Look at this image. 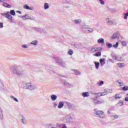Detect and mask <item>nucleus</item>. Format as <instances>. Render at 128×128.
I'll return each instance as SVG.
<instances>
[{
    "instance_id": "1",
    "label": "nucleus",
    "mask_w": 128,
    "mask_h": 128,
    "mask_svg": "<svg viewBox=\"0 0 128 128\" xmlns=\"http://www.w3.org/2000/svg\"><path fill=\"white\" fill-rule=\"evenodd\" d=\"M10 70H11L13 74L20 76L26 74V71L22 70V67L20 65L14 64L10 66Z\"/></svg>"
},
{
    "instance_id": "2",
    "label": "nucleus",
    "mask_w": 128,
    "mask_h": 128,
    "mask_svg": "<svg viewBox=\"0 0 128 128\" xmlns=\"http://www.w3.org/2000/svg\"><path fill=\"white\" fill-rule=\"evenodd\" d=\"M61 120L65 123L74 122L76 120V114L74 112L65 114L61 118Z\"/></svg>"
},
{
    "instance_id": "3",
    "label": "nucleus",
    "mask_w": 128,
    "mask_h": 128,
    "mask_svg": "<svg viewBox=\"0 0 128 128\" xmlns=\"http://www.w3.org/2000/svg\"><path fill=\"white\" fill-rule=\"evenodd\" d=\"M92 94H97V96H96L95 98H92L94 104H104V100H102V99L98 98L100 96H102L100 93H93Z\"/></svg>"
},
{
    "instance_id": "4",
    "label": "nucleus",
    "mask_w": 128,
    "mask_h": 128,
    "mask_svg": "<svg viewBox=\"0 0 128 128\" xmlns=\"http://www.w3.org/2000/svg\"><path fill=\"white\" fill-rule=\"evenodd\" d=\"M24 88H27L28 90H36V87L32 84V82H27L23 84Z\"/></svg>"
},
{
    "instance_id": "5",
    "label": "nucleus",
    "mask_w": 128,
    "mask_h": 128,
    "mask_svg": "<svg viewBox=\"0 0 128 128\" xmlns=\"http://www.w3.org/2000/svg\"><path fill=\"white\" fill-rule=\"evenodd\" d=\"M32 30H35V32H38L39 34H48V32L46 29L38 27H32Z\"/></svg>"
},
{
    "instance_id": "6",
    "label": "nucleus",
    "mask_w": 128,
    "mask_h": 128,
    "mask_svg": "<svg viewBox=\"0 0 128 128\" xmlns=\"http://www.w3.org/2000/svg\"><path fill=\"white\" fill-rule=\"evenodd\" d=\"M54 58L56 60V62L58 64H60V66H62L64 68H66V62L62 60L61 58H60L58 57Z\"/></svg>"
},
{
    "instance_id": "7",
    "label": "nucleus",
    "mask_w": 128,
    "mask_h": 128,
    "mask_svg": "<svg viewBox=\"0 0 128 128\" xmlns=\"http://www.w3.org/2000/svg\"><path fill=\"white\" fill-rule=\"evenodd\" d=\"M1 16H6L8 20H12V16L10 14V12H6V13H2Z\"/></svg>"
},
{
    "instance_id": "8",
    "label": "nucleus",
    "mask_w": 128,
    "mask_h": 128,
    "mask_svg": "<svg viewBox=\"0 0 128 128\" xmlns=\"http://www.w3.org/2000/svg\"><path fill=\"white\" fill-rule=\"evenodd\" d=\"M106 24H108V26H112L114 24V22L113 20H112L110 19V18H106Z\"/></svg>"
},
{
    "instance_id": "9",
    "label": "nucleus",
    "mask_w": 128,
    "mask_h": 128,
    "mask_svg": "<svg viewBox=\"0 0 128 128\" xmlns=\"http://www.w3.org/2000/svg\"><path fill=\"white\" fill-rule=\"evenodd\" d=\"M96 116H98L99 118H104V112L102 111H97L96 112Z\"/></svg>"
},
{
    "instance_id": "10",
    "label": "nucleus",
    "mask_w": 128,
    "mask_h": 128,
    "mask_svg": "<svg viewBox=\"0 0 128 128\" xmlns=\"http://www.w3.org/2000/svg\"><path fill=\"white\" fill-rule=\"evenodd\" d=\"M22 18H23V20H34V18L30 17L26 14L25 16H22Z\"/></svg>"
},
{
    "instance_id": "11",
    "label": "nucleus",
    "mask_w": 128,
    "mask_h": 128,
    "mask_svg": "<svg viewBox=\"0 0 128 128\" xmlns=\"http://www.w3.org/2000/svg\"><path fill=\"white\" fill-rule=\"evenodd\" d=\"M74 46L76 48H78L79 50H82V48H84V46H82V44H74Z\"/></svg>"
},
{
    "instance_id": "12",
    "label": "nucleus",
    "mask_w": 128,
    "mask_h": 128,
    "mask_svg": "<svg viewBox=\"0 0 128 128\" xmlns=\"http://www.w3.org/2000/svg\"><path fill=\"white\" fill-rule=\"evenodd\" d=\"M83 98H88L90 96V92H83L82 94Z\"/></svg>"
},
{
    "instance_id": "13",
    "label": "nucleus",
    "mask_w": 128,
    "mask_h": 128,
    "mask_svg": "<svg viewBox=\"0 0 128 128\" xmlns=\"http://www.w3.org/2000/svg\"><path fill=\"white\" fill-rule=\"evenodd\" d=\"M66 104L68 108H70V110L72 108H74V106L70 102H66Z\"/></svg>"
},
{
    "instance_id": "14",
    "label": "nucleus",
    "mask_w": 128,
    "mask_h": 128,
    "mask_svg": "<svg viewBox=\"0 0 128 128\" xmlns=\"http://www.w3.org/2000/svg\"><path fill=\"white\" fill-rule=\"evenodd\" d=\"M50 98L54 102V100H56V98H58V96H56V94H52L50 96Z\"/></svg>"
},
{
    "instance_id": "15",
    "label": "nucleus",
    "mask_w": 128,
    "mask_h": 128,
    "mask_svg": "<svg viewBox=\"0 0 128 128\" xmlns=\"http://www.w3.org/2000/svg\"><path fill=\"white\" fill-rule=\"evenodd\" d=\"M24 8H25L26 10H34V8L30 7L28 5L26 4L24 6Z\"/></svg>"
},
{
    "instance_id": "16",
    "label": "nucleus",
    "mask_w": 128,
    "mask_h": 128,
    "mask_svg": "<svg viewBox=\"0 0 128 128\" xmlns=\"http://www.w3.org/2000/svg\"><path fill=\"white\" fill-rule=\"evenodd\" d=\"M30 44H32V46H38V40H34L30 42Z\"/></svg>"
},
{
    "instance_id": "17",
    "label": "nucleus",
    "mask_w": 128,
    "mask_h": 128,
    "mask_svg": "<svg viewBox=\"0 0 128 128\" xmlns=\"http://www.w3.org/2000/svg\"><path fill=\"white\" fill-rule=\"evenodd\" d=\"M64 102H60L58 106V108H62L64 107Z\"/></svg>"
},
{
    "instance_id": "18",
    "label": "nucleus",
    "mask_w": 128,
    "mask_h": 128,
    "mask_svg": "<svg viewBox=\"0 0 128 128\" xmlns=\"http://www.w3.org/2000/svg\"><path fill=\"white\" fill-rule=\"evenodd\" d=\"M104 60H106L105 58H101L100 60V64L102 66L106 64V62H104Z\"/></svg>"
},
{
    "instance_id": "19",
    "label": "nucleus",
    "mask_w": 128,
    "mask_h": 128,
    "mask_svg": "<svg viewBox=\"0 0 128 128\" xmlns=\"http://www.w3.org/2000/svg\"><path fill=\"white\" fill-rule=\"evenodd\" d=\"M62 4H72V2L70 0H64L62 1Z\"/></svg>"
},
{
    "instance_id": "20",
    "label": "nucleus",
    "mask_w": 128,
    "mask_h": 128,
    "mask_svg": "<svg viewBox=\"0 0 128 128\" xmlns=\"http://www.w3.org/2000/svg\"><path fill=\"white\" fill-rule=\"evenodd\" d=\"M21 122L23 123L24 124H26V118H24V116H22Z\"/></svg>"
},
{
    "instance_id": "21",
    "label": "nucleus",
    "mask_w": 128,
    "mask_h": 128,
    "mask_svg": "<svg viewBox=\"0 0 128 128\" xmlns=\"http://www.w3.org/2000/svg\"><path fill=\"white\" fill-rule=\"evenodd\" d=\"M118 38V33H114L112 36V40H115V38Z\"/></svg>"
},
{
    "instance_id": "22",
    "label": "nucleus",
    "mask_w": 128,
    "mask_h": 128,
    "mask_svg": "<svg viewBox=\"0 0 128 128\" xmlns=\"http://www.w3.org/2000/svg\"><path fill=\"white\" fill-rule=\"evenodd\" d=\"M3 6H4V8H12V5L8 4L6 3H4L2 4Z\"/></svg>"
},
{
    "instance_id": "23",
    "label": "nucleus",
    "mask_w": 128,
    "mask_h": 128,
    "mask_svg": "<svg viewBox=\"0 0 128 128\" xmlns=\"http://www.w3.org/2000/svg\"><path fill=\"white\" fill-rule=\"evenodd\" d=\"M98 44H104V40L102 38H100L98 40Z\"/></svg>"
},
{
    "instance_id": "24",
    "label": "nucleus",
    "mask_w": 128,
    "mask_h": 128,
    "mask_svg": "<svg viewBox=\"0 0 128 128\" xmlns=\"http://www.w3.org/2000/svg\"><path fill=\"white\" fill-rule=\"evenodd\" d=\"M4 118V114H2V110L0 108V120Z\"/></svg>"
},
{
    "instance_id": "25",
    "label": "nucleus",
    "mask_w": 128,
    "mask_h": 128,
    "mask_svg": "<svg viewBox=\"0 0 128 128\" xmlns=\"http://www.w3.org/2000/svg\"><path fill=\"white\" fill-rule=\"evenodd\" d=\"M74 22L76 24H80L82 22V20L80 19L75 20H74Z\"/></svg>"
},
{
    "instance_id": "26",
    "label": "nucleus",
    "mask_w": 128,
    "mask_h": 128,
    "mask_svg": "<svg viewBox=\"0 0 128 128\" xmlns=\"http://www.w3.org/2000/svg\"><path fill=\"white\" fill-rule=\"evenodd\" d=\"M118 118V115H113V116H110L111 120H114Z\"/></svg>"
},
{
    "instance_id": "27",
    "label": "nucleus",
    "mask_w": 128,
    "mask_h": 128,
    "mask_svg": "<svg viewBox=\"0 0 128 128\" xmlns=\"http://www.w3.org/2000/svg\"><path fill=\"white\" fill-rule=\"evenodd\" d=\"M62 84H64L65 86H70V83H68V82H66V80H62Z\"/></svg>"
},
{
    "instance_id": "28",
    "label": "nucleus",
    "mask_w": 128,
    "mask_h": 128,
    "mask_svg": "<svg viewBox=\"0 0 128 128\" xmlns=\"http://www.w3.org/2000/svg\"><path fill=\"white\" fill-rule=\"evenodd\" d=\"M94 32V29L92 28H88V30H86V32Z\"/></svg>"
},
{
    "instance_id": "29",
    "label": "nucleus",
    "mask_w": 128,
    "mask_h": 128,
    "mask_svg": "<svg viewBox=\"0 0 128 128\" xmlns=\"http://www.w3.org/2000/svg\"><path fill=\"white\" fill-rule=\"evenodd\" d=\"M49 8H50V6H48V3H44V10H48Z\"/></svg>"
},
{
    "instance_id": "30",
    "label": "nucleus",
    "mask_w": 128,
    "mask_h": 128,
    "mask_svg": "<svg viewBox=\"0 0 128 128\" xmlns=\"http://www.w3.org/2000/svg\"><path fill=\"white\" fill-rule=\"evenodd\" d=\"M116 60H120V62H124V59H122V57L117 56L116 58Z\"/></svg>"
},
{
    "instance_id": "31",
    "label": "nucleus",
    "mask_w": 128,
    "mask_h": 128,
    "mask_svg": "<svg viewBox=\"0 0 128 128\" xmlns=\"http://www.w3.org/2000/svg\"><path fill=\"white\" fill-rule=\"evenodd\" d=\"M95 66H96V70H98V68H100V62H94Z\"/></svg>"
},
{
    "instance_id": "32",
    "label": "nucleus",
    "mask_w": 128,
    "mask_h": 128,
    "mask_svg": "<svg viewBox=\"0 0 128 128\" xmlns=\"http://www.w3.org/2000/svg\"><path fill=\"white\" fill-rule=\"evenodd\" d=\"M116 82H118V84H122V85H120V86H124V83L122 82V80H118L116 81Z\"/></svg>"
},
{
    "instance_id": "33",
    "label": "nucleus",
    "mask_w": 128,
    "mask_h": 128,
    "mask_svg": "<svg viewBox=\"0 0 128 128\" xmlns=\"http://www.w3.org/2000/svg\"><path fill=\"white\" fill-rule=\"evenodd\" d=\"M0 90H4V84L0 80Z\"/></svg>"
},
{
    "instance_id": "34",
    "label": "nucleus",
    "mask_w": 128,
    "mask_h": 128,
    "mask_svg": "<svg viewBox=\"0 0 128 128\" xmlns=\"http://www.w3.org/2000/svg\"><path fill=\"white\" fill-rule=\"evenodd\" d=\"M74 72L76 76H78V74H80V72L77 70H74Z\"/></svg>"
},
{
    "instance_id": "35",
    "label": "nucleus",
    "mask_w": 128,
    "mask_h": 128,
    "mask_svg": "<svg viewBox=\"0 0 128 128\" xmlns=\"http://www.w3.org/2000/svg\"><path fill=\"white\" fill-rule=\"evenodd\" d=\"M95 56H102V53L100 52H97L96 54H94Z\"/></svg>"
},
{
    "instance_id": "36",
    "label": "nucleus",
    "mask_w": 128,
    "mask_h": 128,
    "mask_svg": "<svg viewBox=\"0 0 128 128\" xmlns=\"http://www.w3.org/2000/svg\"><path fill=\"white\" fill-rule=\"evenodd\" d=\"M10 14L12 16H16V12L14 11V10H10Z\"/></svg>"
},
{
    "instance_id": "37",
    "label": "nucleus",
    "mask_w": 128,
    "mask_h": 128,
    "mask_svg": "<svg viewBox=\"0 0 128 128\" xmlns=\"http://www.w3.org/2000/svg\"><path fill=\"white\" fill-rule=\"evenodd\" d=\"M106 46H108V48H110L112 46V44L110 43H106Z\"/></svg>"
},
{
    "instance_id": "38",
    "label": "nucleus",
    "mask_w": 128,
    "mask_h": 128,
    "mask_svg": "<svg viewBox=\"0 0 128 128\" xmlns=\"http://www.w3.org/2000/svg\"><path fill=\"white\" fill-rule=\"evenodd\" d=\"M124 20H128V12L124 14Z\"/></svg>"
},
{
    "instance_id": "39",
    "label": "nucleus",
    "mask_w": 128,
    "mask_h": 128,
    "mask_svg": "<svg viewBox=\"0 0 128 128\" xmlns=\"http://www.w3.org/2000/svg\"><path fill=\"white\" fill-rule=\"evenodd\" d=\"M117 66H118V68H124V64L122 63H118Z\"/></svg>"
},
{
    "instance_id": "40",
    "label": "nucleus",
    "mask_w": 128,
    "mask_h": 128,
    "mask_svg": "<svg viewBox=\"0 0 128 128\" xmlns=\"http://www.w3.org/2000/svg\"><path fill=\"white\" fill-rule=\"evenodd\" d=\"M68 54L70 56H72L74 54V51L72 50V49H70V50H69Z\"/></svg>"
},
{
    "instance_id": "41",
    "label": "nucleus",
    "mask_w": 128,
    "mask_h": 128,
    "mask_svg": "<svg viewBox=\"0 0 128 128\" xmlns=\"http://www.w3.org/2000/svg\"><path fill=\"white\" fill-rule=\"evenodd\" d=\"M96 52H100V50H102V48L100 47H96L95 48Z\"/></svg>"
},
{
    "instance_id": "42",
    "label": "nucleus",
    "mask_w": 128,
    "mask_h": 128,
    "mask_svg": "<svg viewBox=\"0 0 128 128\" xmlns=\"http://www.w3.org/2000/svg\"><path fill=\"white\" fill-rule=\"evenodd\" d=\"M118 106H124V102L120 101L118 104Z\"/></svg>"
},
{
    "instance_id": "43",
    "label": "nucleus",
    "mask_w": 128,
    "mask_h": 128,
    "mask_svg": "<svg viewBox=\"0 0 128 128\" xmlns=\"http://www.w3.org/2000/svg\"><path fill=\"white\" fill-rule=\"evenodd\" d=\"M118 46V42H116L115 44L113 45V48H116Z\"/></svg>"
},
{
    "instance_id": "44",
    "label": "nucleus",
    "mask_w": 128,
    "mask_h": 128,
    "mask_svg": "<svg viewBox=\"0 0 128 128\" xmlns=\"http://www.w3.org/2000/svg\"><path fill=\"white\" fill-rule=\"evenodd\" d=\"M122 90H128V86H124L122 88Z\"/></svg>"
},
{
    "instance_id": "45",
    "label": "nucleus",
    "mask_w": 128,
    "mask_h": 128,
    "mask_svg": "<svg viewBox=\"0 0 128 128\" xmlns=\"http://www.w3.org/2000/svg\"><path fill=\"white\" fill-rule=\"evenodd\" d=\"M88 26L86 25H84L82 26V29L83 30H88Z\"/></svg>"
},
{
    "instance_id": "46",
    "label": "nucleus",
    "mask_w": 128,
    "mask_h": 128,
    "mask_svg": "<svg viewBox=\"0 0 128 128\" xmlns=\"http://www.w3.org/2000/svg\"><path fill=\"white\" fill-rule=\"evenodd\" d=\"M122 44L124 46H126V41H122Z\"/></svg>"
},
{
    "instance_id": "47",
    "label": "nucleus",
    "mask_w": 128,
    "mask_h": 128,
    "mask_svg": "<svg viewBox=\"0 0 128 128\" xmlns=\"http://www.w3.org/2000/svg\"><path fill=\"white\" fill-rule=\"evenodd\" d=\"M99 2H100V4L104 5L105 4V2L104 1V0H99Z\"/></svg>"
},
{
    "instance_id": "48",
    "label": "nucleus",
    "mask_w": 128,
    "mask_h": 128,
    "mask_svg": "<svg viewBox=\"0 0 128 128\" xmlns=\"http://www.w3.org/2000/svg\"><path fill=\"white\" fill-rule=\"evenodd\" d=\"M22 48H28V45H26V44H23V45H22Z\"/></svg>"
},
{
    "instance_id": "49",
    "label": "nucleus",
    "mask_w": 128,
    "mask_h": 128,
    "mask_svg": "<svg viewBox=\"0 0 128 128\" xmlns=\"http://www.w3.org/2000/svg\"><path fill=\"white\" fill-rule=\"evenodd\" d=\"M100 96H106V92H100Z\"/></svg>"
},
{
    "instance_id": "50",
    "label": "nucleus",
    "mask_w": 128,
    "mask_h": 128,
    "mask_svg": "<svg viewBox=\"0 0 128 128\" xmlns=\"http://www.w3.org/2000/svg\"><path fill=\"white\" fill-rule=\"evenodd\" d=\"M53 106H54V108H56V106H58V104H56V102L54 103Z\"/></svg>"
},
{
    "instance_id": "51",
    "label": "nucleus",
    "mask_w": 128,
    "mask_h": 128,
    "mask_svg": "<svg viewBox=\"0 0 128 128\" xmlns=\"http://www.w3.org/2000/svg\"><path fill=\"white\" fill-rule=\"evenodd\" d=\"M91 50L92 52H96V48H92Z\"/></svg>"
},
{
    "instance_id": "52",
    "label": "nucleus",
    "mask_w": 128,
    "mask_h": 128,
    "mask_svg": "<svg viewBox=\"0 0 128 128\" xmlns=\"http://www.w3.org/2000/svg\"><path fill=\"white\" fill-rule=\"evenodd\" d=\"M118 56L116 55H114L112 56V58H114V60H116V57H117Z\"/></svg>"
},
{
    "instance_id": "53",
    "label": "nucleus",
    "mask_w": 128,
    "mask_h": 128,
    "mask_svg": "<svg viewBox=\"0 0 128 128\" xmlns=\"http://www.w3.org/2000/svg\"><path fill=\"white\" fill-rule=\"evenodd\" d=\"M115 99V97L114 96H112V97H111V98H109V100H114Z\"/></svg>"
},
{
    "instance_id": "54",
    "label": "nucleus",
    "mask_w": 128,
    "mask_h": 128,
    "mask_svg": "<svg viewBox=\"0 0 128 128\" xmlns=\"http://www.w3.org/2000/svg\"><path fill=\"white\" fill-rule=\"evenodd\" d=\"M0 28H4V24L2 22H0Z\"/></svg>"
},
{
    "instance_id": "55",
    "label": "nucleus",
    "mask_w": 128,
    "mask_h": 128,
    "mask_svg": "<svg viewBox=\"0 0 128 128\" xmlns=\"http://www.w3.org/2000/svg\"><path fill=\"white\" fill-rule=\"evenodd\" d=\"M102 84H104V81L101 80L99 84V86H102Z\"/></svg>"
},
{
    "instance_id": "56",
    "label": "nucleus",
    "mask_w": 128,
    "mask_h": 128,
    "mask_svg": "<svg viewBox=\"0 0 128 128\" xmlns=\"http://www.w3.org/2000/svg\"><path fill=\"white\" fill-rule=\"evenodd\" d=\"M114 98L116 100H118V98H120V97L118 96L116 94Z\"/></svg>"
},
{
    "instance_id": "57",
    "label": "nucleus",
    "mask_w": 128,
    "mask_h": 128,
    "mask_svg": "<svg viewBox=\"0 0 128 128\" xmlns=\"http://www.w3.org/2000/svg\"><path fill=\"white\" fill-rule=\"evenodd\" d=\"M14 100L15 102H18V100L16 98H14V99H13Z\"/></svg>"
},
{
    "instance_id": "58",
    "label": "nucleus",
    "mask_w": 128,
    "mask_h": 128,
    "mask_svg": "<svg viewBox=\"0 0 128 128\" xmlns=\"http://www.w3.org/2000/svg\"><path fill=\"white\" fill-rule=\"evenodd\" d=\"M105 92H110V91H108V89H104Z\"/></svg>"
},
{
    "instance_id": "59",
    "label": "nucleus",
    "mask_w": 128,
    "mask_h": 128,
    "mask_svg": "<svg viewBox=\"0 0 128 128\" xmlns=\"http://www.w3.org/2000/svg\"><path fill=\"white\" fill-rule=\"evenodd\" d=\"M16 12H18V14H22V12L20 10L16 11Z\"/></svg>"
},
{
    "instance_id": "60",
    "label": "nucleus",
    "mask_w": 128,
    "mask_h": 128,
    "mask_svg": "<svg viewBox=\"0 0 128 128\" xmlns=\"http://www.w3.org/2000/svg\"><path fill=\"white\" fill-rule=\"evenodd\" d=\"M124 100H126V102H128V97L125 98Z\"/></svg>"
},
{
    "instance_id": "61",
    "label": "nucleus",
    "mask_w": 128,
    "mask_h": 128,
    "mask_svg": "<svg viewBox=\"0 0 128 128\" xmlns=\"http://www.w3.org/2000/svg\"><path fill=\"white\" fill-rule=\"evenodd\" d=\"M10 98H12V100H14L15 98L14 96H10Z\"/></svg>"
},
{
    "instance_id": "62",
    "label": "nucleus",
    "mask_w": 128,
    "mask_h": 128,
    "mask_svg": "<svg viewBox=\"0 0 128 128\" xmlns=\"http://www.w3.org/2000/svg\"><path fill=\"white\" fill-rule=\"evenodd\" d=\"M64 8H70V6H64Z\"/></svg>"
},
{
    "instance_id": "63",
    "label": "nucleus",
    "mask_w": 128,
    "mask_h": 128,
    "mask_svg": "<svg viewBox=\"0 0 128 128\" xmlns=\"http://www.w3.org/2000/svg\"><path fill=\"white\" fill-rule=\"evenodd\" d=\"M0 2H6V0H0Z\"/></svg>"
},
{
    "instance_id": "64",
    "label": "nucleus",
    "mask_w": 128,
    "mask_h": 128,
    "mask_svg": "<svg viewBox=\"0 0 128 128\" xmlns=\"http://www.w3.org/2000/svg\"><path fill=\"white\" fill-rule=\"evenodd\" d=\"M108 114H110V112L108 111Z\"/></svg>"
}]
</instances>
